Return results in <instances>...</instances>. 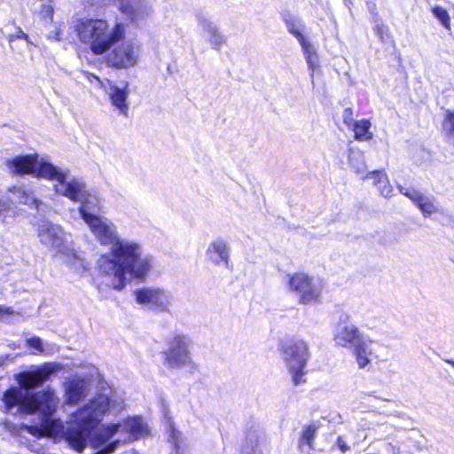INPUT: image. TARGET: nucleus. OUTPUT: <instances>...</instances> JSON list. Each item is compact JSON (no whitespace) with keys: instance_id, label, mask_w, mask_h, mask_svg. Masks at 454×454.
<instances>
[{"instance_id":"4468645a","label":"nucleus","mask_w":454,"mask_h":454,"mask_svg":"<svg viewBox=\"0 0 454 454\" xmlns=\"http://www.w3.org/2000/svg\"><path fill=\"white\" fill-rule=\"evenodd\" d=\"M65 395L67 403L78 404L86 395V382L83 379L74 378L66 383Z\"/></svg>"},{"instance_id":"6ab92c4d","label":"nucleus","mask_w":454,"mask_h":454,"mask_svg":"<svg viewBox=\"0 0 454 454\" xmlns=\"http://www.w3.org/2000/svg\"><path fill=\"white\" fill-rule=\"evenodd\" d=\"M207 254L215 263L228 262V249L224 242H213L209 245Z\"/></svg>"},{"instance_id":"c9c22d12","label":"nucleus","mask_w":454,"mask_h":454,"mask_svg":"<svg viewBox=\"0 0 454 454\" xmlns=\"http://www.w3.org/2000/svg\"><path fill=\"white\" fill-rule=\"evenodd\" d=\"M53 13H54V9L51 5L50 4H43L41 9H40V14L45 18V19H49V20H52L53 18Z\"/></svg>"},{"instance_id":"2f4dec72","label":"nucleus","mask_w":454,"mask_h":454,"mask_svg":"<svg viewBox=\"0 0 454 454\" xmlns=\"http://www.w3.org/2000/svg\"><path fill=\"white\" fill-rule=\"evenodd\" d=\"M27 346L30 348L35 349L39 353H42L44 350L41 339L36 336L27 339Z\"/></svg>"},{"instance_id":"f704fd0d","label":"nucleus","mask_w":454,"mask_h":454,"mask_svg":"<svg viewBox=\"0 0 454 454\" xmlns=\"http://www.w3.org/2000/svg\"><path fill=\"white\" fill-rule=\"evenodd\" d=\"M106 434L102 431L100 434H95L91 439V446L98 448L99 445L106 443L108 440H105Z\"/></svg>"},{"instance_id":"b1692460","label":"nucleus","mask_w":454,"mask_h":454,"mask_svg":"<svg viewBox=\"0 0 454 454\" xmlns=\"http://www.w3.org/2000/svg\"><path fill=\"white\" fill-rule=\"evenodd\" d=\"M442 130L449 139H454V110H446L442 121Z\"/></svg>"},{"instance_id":"423d86ee","label":"nucleus","mask_w":454,"mask_h":454,"mask_svg":"<svg viewBox=\"0 0 454 454\" xmlns=\"http://www.w3.org/2000/svg\"><path fill=\"white\" fill-rule=\"evenodd\" d=\"M289 291L299 295L301 304L316 303L320 301L321 287L313 282V278L304 271H297L287 276Z\"/></svg>"},{"instance_id":"ea45409f","label":"nucleus","mask_w":454,"mask_h":454,"mask_svg":"<svg viewBox=\"0 0 454 454\" xmlns=\"http://www.w3.org/2000/svg\"><path fill=\"white\" fill-rule=\"evenodd\" d=\"M13 310L12 308H3L0 306V316L2 315H12Z\"/></svg>"},{"instance_id":"cd10ccee","label":"nucleus","mask_w":454,"mask_h":454,"mask_svg":"<svg viewBox=\"0 0 454 454\" xmlns=\"http://www.w3.org/2000/svg\"><path fill=\"white\" fill-rule=\"evenodd\" d=\"M63 194L73 201H77L79 200L80 190L75 184L67 183Z\"/></svg>"},{"instance_id":"a878e982","label":"nucleus","mask_w":454,"mask_h":454,"mask_svg":"<svg viewBox=\"0 0 454 454\" xmlns=\"http://www.w3.org/2000/svg\"><path fill=\"white\" fill-rule=\"evenodd\" d=\"M286 23L289 33L292 34L299 41L300 44L304 50L308 49L309 43L302 33L296 27L294 20H286Z\"/></svg>"},{"instance_id":"0eeeda50","label":"nucleus","mask_w":454,"mask_h":454,"mask_svg":"<svg viewBox=\"0 0 454 454\" xmlns=\"http://www.w3.org/2000/svg\"><path fill=\"white\" fill-rule=\"evenodd\" d=\"M95 428L91 424H83L82 418L73 413V420L63 433V439L70 449L77 453H82L87 446L88 438Z\"/></svg>"},{"instance_id":"a211bd4d","label":"nucleus","mask_w":454,"mask_h":454,"mask_svg":"<svg viewBox=\"0 0 454 454\" xmlns=\"http://www.w3.org/2000/svg\"><path fill=\"white\" fill-rule=\"evenodd\" d=\"M115 2V0H114ZM119 11L131 22H137L143 16L140 0H116Z\"/></svg>"},{"instance_id":"412c9836","label":"nucleus","mask_w":454,"mask_h":454,"mask_svg":"<svg viewBox=\"0 0 454 454\" xmlns=\"http://www.w3.org/2000/svg\"><path fill=\"white\" fill-rule=\"evenodd\" d=\"M353 355L360 369L370 364L372 349L368 347L366 341H359L353 348Z\"/></svg>"},{"instance_id":"7ed1b4c3","label":"nucleus","mask_w":454,"mask_h":454,"mask_svg":"<svg viewBox=\"0 0 454 454\" xmlns=\"http://www.w3.org/2000/svg\"><path fill=\"white\" fill-rule=\"evenodd\" d=\"M149 269V261L141 258L140 247L134 242L116 240L110 252L98 260L100 274L113 277V288L117 291L125 287L127 273L144 278Z\"/></svg>"},{"instance_id":"1a4fd4ad","label":"nucleus","mask_w":454,"mask_h":454,"mask_svg":"<svg viewBox=\"0 0 454 454\" xmlns=\"http://www.w3.org/2000/svg\"><path fill=\"white\" fill-rule=\"evenodd\" d=\"M187 340L186 336L183 334H176L170 340L168 349L164 351L165 363L169 367L176 368L192 364Z\"/></svg>"},{"instance_id":"4be33fe9","label":"nucleus","mask_w":454,"mask_h":454,"mask_svg":"<svg viewBox=\"0 0 454 454\" xmlns=\"http://www.w3.org/2000/svg\"><path fill=\"white\" fill-rule=\"evenodd\" d=\"M7 192L16 197L17 202L19 204L33 205L37 202L36 199H35L32 195V192L27 191L22 185H12L7 189Z\"/></svg>"},{"instance_id":"393cba45","label":"nucleus","mask_w":454,"mask_h":454,"mask_svg":"<svg viewBox=\"0 0 454 454\" xmlns=\"http://www.w3.org/2000/svg\"><path fill=\"white\" fill-rule=\"evenodd\" d=\"M433 14L439 20L442 25L448 30H450V17L446 9L441 6L432 8Z\"/></svg>"},{"instance_id":"c03bdc74","label":"nucleus","mask_w":454,"mask_h":454,"mask_svg":"<svg viewBox=\"0 0 454 454\" xmlns=\"http://www.w3.org/2000/svg\"><path fill=\"white\" fill-rule=\"evenodd\" d=\"M449 364H450L452 367H454V361L453 360H447L446 361Z\"/></svg>"},{"instance_id":"37998d69","label":"nucleus","mask_w":454,"mask_h":454,"mask_svg":"<svg viewBox=\"0 0 454 454\" xmlns=\"http://www.w3.org/2000/svg\"><path fill=\"white\" fill-rule=\"evenodd\" d=\"M123 454H138V453L136 452L135 450H130V451H125Z\"/></svg>"},{"instance_id":"79ce46f5","label":"nucleus","mask_w":454,"mask_h":454,"mask_svg":"<svg viewBox=\"0 0 454 454\" xmlns=\"http://www.w3.org/2000/svg\"><path fill=\"white\" fill-rule=\"evenodd\" d=\"M92 454H106V453H105V450L103 449H101V450H98L93 452Z\"/></svg>"},{"instance_id":"4c0bfd02","label":"nucleus","mask_w":454,"mask_h":454,"mask_svg":"<svg viewBox=\"0 0 454 454\" xmlns=\"http://www.w3.org/2000/svg\"><path fill=\"white\" fill-rule=\"evenodd\" d=\"M118 445H119V441H114V442L108 443L106 446H105L103 448V450H105V453L111 454L115 450V449L118 447Z\"/></svg>"},{"instance_id":"a18cd8bd","label":"nucleus","mask_w":454,"mask_h":454,"mask_svg":"<svg viewBox=\"0 0 454 454\" xmlns=\"http://www.w3.org/2000/svg\"><path fill=\"white\" fill-rule=\"evenodd\" d=\"M391 191H392V188H391V186L388 184V185L387 186V193H389Z\"/></svg>"},{"instance_id":"2eb2a0df","label":"nucleus","mask_w":454,"mask_h":454,"mask_svg":"<svg viewBox=\"0 0 454 454\" xmlns=\"http://www.w3.org/2000/svg\"><path fill=\"white\" fill-rule=\"evenodd\" d=\"M401 192L416 205L424 216H429L437 211L434 200L424 196L419 191L415 189H406L405 191L401 190Z\"/></svg>"},{"instance_id":"9d476101","label":"nucleus","mask_w":454,"mask_h":454,"mask_svg":"<svg viewBox=\"0 0 454 454\" xmlns=\"http://www.w3.org/2000/svg\"><path fill=\"white\" fill-rule=\"evenodd\" d=\"M81 215L100 244H113L114 246V242L119 240L116 238L114 231L112 230L109 225L102 222L98 215L89 213L83 209L81 210Z\"/></svg>"},{"instance_id":"20e7f679","label":"nucleus","mask_w":454,"mask_h":454,"mask_svg":"<svg viewBox=\"0 0 454 454\" xmlns=\"http://www.w3.org/2000/svg\"><path fill=\"white\" fill-rule=\"evenodd\" d=\"M5 165L9 173L13 176L32 175L36 178L49 181H58L64 184L66 174L59 171L55 166L47 161L38 162L37 153H27L8 159Z\"/></svg>"},{"instance_id":"473e14b6","label":"nucleus","mask_w":454,"mask_h":454,"mask_svg":"<svg viewBox=\"0 0 454 454\" xmlns=\"http://www.w3.org/2000/svg\"><path fill=\"white\" fill-rule=\"evenodd\" d=\"M20 428L33 436H35L38 438L42 437L43 430L41 429V427H39L37 426L21 424Z\"/></svg>"},{"instance_id":"58836bf2","label":"nucleus","mask_w":454,"mask_h":454,"mask_svg":"<svg viewBox=\"0 0 454 454\" xmlns=\"http://www.w3.org/2000/svg\"><path fill=\"white\" fill-rule=\"evenodd\" d=\"M336 443L342 452H345L349 450V447L346 444L345 441L341 436L337 437Z\"/></svg>"},{"instance_id":"72a5a7b5","label":"nucleus","mask_w":454,"mask_h":454,"mask_svg":"<svg viewBox=\"0 0 454 454\" xmlns=\"http://www.w3.org/2000/svg\"><path fill=\"white\" fill-rule=\"evenodd\" d=\"M343 122L347 125L348 128L351 127V125L356 121L354 120V112L351 107H347L343 111Z\"/></svg>"},{"instance_id":"ddd939ff","label":"nucleus","mask_w":454,"mask_h":454,"mask_svg":"<svg viewBox=\"0 0 454 454\" xmlns=\"http://www.w3.org/2000/svg\"><path fill=\"white\" fill-rule=\"evenodd\" d=\"M335 344L341 348L355 347L357 342L363 341L359 329L354 325H345L338 328L333 334Z\"/></svg>"},{"instance_id":"a19ab883","label":"nucleus","mask_w":454,"mask_h":454,"mask_svg":"<svg viewBox=\"0 0 454 454\" xmlns=\"http://www.w3.org/2000/svg\"><path fill=\"white\" fill-rule=\"evenodd\" d=\"M16 38H19V39H27V35L25 34L21 29H20L18 31V34L16 35Z\"/></svg>"},{"instance_id":"9b49d317","label":"nucleus","mask_w":454,"mask_h":454,"mask_svg":"<svg viewBox=\"0 0 454 454\" xmlns=\"http://www.w3.org/2000/svg\"><path fill=\"white\" fill-rule=\"evenodd\" d=\"M136 301L139 304L151 305L152 309L166 311L168 300L160 289L143 288L135 291Z\"/></svg>"},{"instance_id":"f03ea898","label":"nucleus","mask_w":454,"mask_h":454,"mask_svg":"<svg viewBox=\"0 0 454 454\" xmlns=\"http://www.w3.org/2000/svg\"><path fill=\"white\" fill-rule=\"evenodd\" d=\"M55 371V364H44L31 370L23 371L14 375L18 386H11L2 395L3 409L5 414L27 416L37 412L51 414L55 411V393L47 388L31 391L47 381Z\"/></svg>"},{"instance_id":"c85d7f7f","label":"nucleus","mask_w":454,"mask_h":454,"mask_svg":"<svg viewBox=\"0 0 454 454\" xmlns=\"http://www.w3.org/2000/svg\"><path fill=\"white\" fill-rule=\"evenodd\" d=\"M54 427H55V421L54 420H48L45 419L43 421L41 425L42 431V437H51L54 433Z\"/></svg>"},{"instance_id":"dca6fc26","label":"nucleus","mask_w":454,"mask_h":454,"mask_svg":"<svg viewBox=\"0 0 454 454\" xmlns=\"http://www.w3.org/2000/svg\"><path fill=\"white\" fill-rule=\"evenodd\" d=\"M129 96L128 82L122 88L110 86L109 98L114 106L124 116H128L129 106L127 103Z\"/></svg>"},{"instance_id":"f3484780","label":"nucleus","mask_w":454,"mask_h":454,"mask_svg":"<svg viewBox=\"0 0 454 454\" xmlns=\"http://www.w3.org/2000/svg\"><path fill=\"white\" fill-rule=\"evenodd\" d=\"M123 431L129 434V440L137 441L149 434V430L141 418L128 419L123 425Z\"/></svg>"},{"instance_id":"f8f14e48","label":"nucleus","mask_w":454,"mask_h":454,"mask_svg":"<svg viewBox=\"0 0 454 454\" xmlns=\"http://www.w3.org/2000/svg\"><path fill=\"white\" fill-rule=\"evenodd\" d=\"M40 242L51 248L59 250L63 246L61 230L49 221H43L37 227Z\"/></svg>"},{"instance_id":"e433bc0d","label":"nucleus","mask_w":454,"mask_h":454,"mask_svg":"<svg viewBox=\"0 0 454 454\" xmlns=\"http://www.w3.org/2000/svg\"><path fill=\"white\" fill-rule=\"evenodd\" d=\"M12 209V200L8 199H4L0 194V215L9 212Z\"/></svg>"},{"instance_id":"5701e85b","label":"nucleus","mask_w":454,"mask_h":454,"mask_svg":"<svg viewBox=\"0 0 454 454\" xmlns=\"http://www.w3.org/2000/svg\"><path fill=\"white\" fill-rule=\"evenodd\" d=\"M318 428L319 426L316 424L305 426L299 438V447L302 448L303 446H307L309 450H313L315 448L314 440Z\"/></svg>"},{"instance_id":"7c9ffc66","label":"nucleus","mask_w":454,"mask_h":454,"mask_svg":"<svg viewBox=\"0 0 454 454\" xmlns=\"http://www.w3.org/2000/svg\"><path fill=\"white\" fill-rule=\"evenodd\" d=\"M120 427L121 424L118 423L103 426L101 429L106 434L105 440H110L113 436H114L120 430Z\"/></svg>"},{"instance_id":"bb28decb","label":"nucleus","mask_w":454,"mask_h":454,"mask_svg":"<svg viewBox=\"0 0 454 454\" xmlns=\"http://www.w3.org/2000/svg\"><path fill=\"white\" fill-rule=\"evenodd\" d=\"M366 178H372L373 181V184L376 186H380V184L387 183V176L383 170H373L367 174Z\"/></svg>"},{"instance_id":"c756f323","label":"nucleus","mask_w":454,"mask_h":454,"mask_svg":"<svg viewBox=\"0 0 454 454\" xmlns=\"http://www.w3.org/2000/svg\"><path fill=\"white\" fill-rule=\"evenodd\" d=\"M374 31L376 35L380 39V41L384 42L389 38V28L385 24H377L374 27Z\"/></svg>"},{"instance_id":"f257e3e1","label":"nucleus","mask_w":454,"mask_h":454,"mask_svg":"<svg viewBox=\"0 0 454 454\" xmlns=\"http://www.w3.org/2000/svg\"><path fill=\"white\" fill-rule=\"evenodd\" d=\"M74 31L94 56L105 55L106 65L112 68L127 69L138 60V46L124 40L125 27L121 22L110 27L105 19L82 18L76 21Z\"/></svg>"},{"instance_id":"aec40b11","label":"nucleus","mask_w":454,"mask_h":454,"mask_svg":"<svg viewBox=\"0 0 454 454\" xmlns=\"http://www.w3.org/2000/svg\"><path fill=\"white\" fill-rule=\"evenodd\" d=\"M371 121L368 119L356 121L349 129L354 132V138L357 141H368L372 138L370 131Z\"/></svg>"},{"instance_id":"39448f33","label":"nucleus","mask_w":454,"mask_h":454,"mask_svg":"<svg viewBox=\"0 0 454 454\" xmlns=\"http://www.w3.org/2000/svg\"><path fill=\"white\" fill-rule=\"evenodd\" d=\"M280 351L286 356L288 372L292 376L294 386L305 383V370L309 359L308 344L301 339L291 338L285 340L280 346Z\"/></svg>"},{"instance_id":"6e6552de","label":"nucleus","mask_w":454,"mask_h":454,"mask_svg":"<svg viewBox=\"0 0 454 454\" xmlns=\"http://www.w3.org/2000/svg\"><path fill=\"white\" fill-rule=\"evenodd\" d=\"M110 410V400L106 395H99L91 398L89 403L74 412L82 418L83 424H91L98 427L101 418Z\"/></svg>"}]
</instances>
